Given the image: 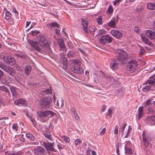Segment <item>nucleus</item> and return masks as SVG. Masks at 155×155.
Here are the masks:
<instances>
[{"label": "nucleus", "instance_id": "f257e3e1", "mask_svg": "<svg viewBox=\"0 0 155 155\" xmlns=\"http://www.w3.org/2000/svg\"><path fill=\"white\" fill-rule=\"evenodd\" d=\"M30 44L31 46L33 48L38 51L42 53L43 50L48 54L51 52V50L49 47V45L48 41L43 46L44 50L41 48V45L37 42L31 41L30 42Z\"/></svg>", "mask_w": 155, "mask_h": 155}, {"label": "nucleus", "instance_id": "f03ea898", "mask_svg": "<svg viewBox=\"0 0 155 155\" xmlns=\"http://www.w3.org/2000/svg\"><path fill=\"white\" fill-rule=\"evenodd\" d=\"M38 114L41 118V120L43 122L48 120L49 118L53 117L55 114L53 112L49 110L38 112Z\"/></svg>", "mask_w": 155, "mask_h": 155}, {"label": "nucleus", "instance_id": "7ed1b4c3", "mask_svg": "<svg viewBox=\"0 0 155 155\" xmlns=\"http://www.w3.org/2000/svg\"><path fill=\"white\" fill-rule=\"evenodd\" d=\"M117 59L121 64L125 63L127 61V53L123 50L119 49L117 52Z\"/></svg>", "mask_w": 155, "mask_h": 155}, {"label": "nucleus", "instance_id": "20e7f679", "mask_svg": "<svg viewBox=\"0 0 155 155\" xmlns=\"http://www.w3.org/2000/svg\"><path fill=\"white\" fill-rule=\"evenodd\" d=\"M51 102V101L50 99L43 98L40 101V105L42 109H48L49 108Z\"/></svg>", "mask_w": 155, "mask_h": 155}, {"label": "nucleus", "instance_id": "39448f33", "mask_svg": "<svg viewBox=\"0 0 155 155\" xmlns=\"http://www.w3.org/2000/svg\"><path fill=\"white\" fill-rule=\"evenodd\" d=\"M143 141L146 147L148 146L149 144L150 141V135L149 133L143 131Z\"/></svg>", "mask_w": 155, "mask_h": 155}, {"label": "nucleus", "instance_id": "423d86ee", "mask_svg": "<svg viewBox=\"0 0 155 155\" xmlns=\"http://www.w3.org/2000/svg\"><path fill=\"white\" fill-rule=\"evenodd\" d=\"M128 67L130 69V71L131 72H134L137 68L138 64L137 62L134 60H131L128 62Z\"/></svg>", "mask_w": 155, "mask_h": 155}, {"label": "nucleus", "instance_id": "0eeeda50", "mask_svg": "<svg viewBox=\"0 0 155 155\" xmlns=\"http://www.w3.org/2000/svg\"><path fill=\"white\" fill-rule=\"evenodd\" d=\"M54 142L50 143L49 142H44L43 144L47 151L56 152V150L54 147Z\"/></svg>", "mask_w": 155, "mask_h": 155}, {"label": "nucleus", "instance_id": "6e6552de", "mask_svg": "<svg viewBox=\"0 0 155 155\" xmlns=\"http://www.w3.org/2000/svg\"><path fill=\"white\" fill-rule=\"evenodd\" d=\"M113 41V38L111 37L108 35L104 36L101 37L100 39V43L102 45H104L106 43H110Z\"/></svg>", "mask_w": 155, "mask_h": 155}, {"label": "nucleus", "instance_id": "1a4fd4ad", "mask_svg": "<svg viewBox=\"0 0 155 155\" xmlns=\"http://www.w3.org/2000/svg\"><path fill=\"white\" fill-rule=\"evenodd\" d=\"M35 153L37 155H45L46 152L45 149L41 146H39L34 150Z\"/></svg>", "mask_w": 155, "mask_h": 155}, {"label": "nucleus", "instance_id": "9d476101", "mask_svg": "<svg viewBox=\"0 0 155 155\" xmlns=\"http://www.w3.org/2000/svg\"><path fill=\"white\" fill-rule=\"evenodd\" d=\"M71 71L74 73L81 74L84 72V69L79 66H73L71 68Z\"/></svg>", "mask_w": 155, "mask_h": 155}, {"label": "nucleus", "instance_id": "9b49d317", "mask_svg": "<svg viewBox=\"0 0 155 155\" xmlns=\"http://www.w3.org/2000/svg\"><path fill=\"white\" fill-rule=\"evenodd\" d=\"M60 62L61 63V65L63 69L67 71L68 69V60L67 58L65 57H62L61 59Z\"/></svg>", "mask_w": 155, "mask_h": 155}, {"label": "nucleus", "instance_id": "f8f14e48", "mask_svg": "<svg viewBox=\"0 0 155 155\" xmlns=\"http://www.w3.org/2000/svg\"><path fill=\"white\" fill-rule=\"evenodd\" d=\"M4 71L12 77H14L16 72L15 70L14 69L8 66L6 68Z\"/></svg>", "mask_w": 155, "mask_h": 155}, {"label": "nucleus", "instance_id": "ddd939ff", "mask_svg": "<svg viewBox=\"0 0 155 155\" xmlns=\"http://www.w3.org/2000/svg\"><path fill=\"white\" fill-rule=\"evenodd\" d=\"M118 21V16L117 15L116 18H113L112 20L107 23V25L111 28H115L116 26V23Z\"/></svg>", "mask_w": 155, "mask_h": 155}, {"label": "nucleus", "instance_id": "4468645a", "mask_svg": "<svg viewBox=\"0 0 155 155\" xmlns=\"http://www.w3.org/2000/svg\"><path fill=\"white\" fill-rule=\"evenodd\" d=\"M111 33L113 36L118 39H120L123 36L122 33L117 30L112 29L111 31Z\"/></svg>", "mask_w": 155, "mask_h": 155}, {"label": "nucleus", "instance_id": "2eb2a0df", "mask_svg": "<svg viewBox=\"0 0 155 155\" xmlns=\"http://www.w3.org/2000/svg\"><path fill=\"white\" fill-rule=\"evenodd\" d=\"M146 36L150 39H155V30L153 29L147 30L146 33Z\"/></svg>", "mask_w": 155, "mask_h": 155}, {"label": "nucleus", "instance_id": "dca6fc26", "mask_svg": "<svg viewBox=\"0 0 155 155\" xmlns=\"http://www.w3.org/2000/svg\"><path fill=\"white\" fill-rule=\"evenodd\" d=\"M9 88L11 91L12 96L13 97H19V96L18 93V88L12 86H10Z\"/></svg>", "mask_w": 155, "mask_h": 155}, {"label": "nucleus", "instance_id": "f3484780", "mask_svg": "<svg viewBox=\"0 0 155 155\" xmlns=\"http://www.w3.org/2000/svg\"><path fill=\"white\" fill-rule=\"evenodd\" d=\"M4 60L8 64H9L10 65H12L14 64L15 63V60L13 57H7L5 58Z\"/></svg>", "mask_w": 155, "mask_h": 155}, {"label": "nucleus", "instance_id": "a211bd4d", "mask_svg": "<svg viewBox=\"0 0 155 155\" xmlns=\"http://www.w3.org/2000/svg\"><path fill=\"white\" fill-rule=\"evenodd\" d=\"M60 48L61 50L65 52L66 51L65 46L64 44V40L62 39H58L57 40Z\"/></svg>", "mask_w": 155, "mask_h": 155}, {"label": "nucleus", "instance_id": "6ab92c4d", "mask_svg": "<svg viewBox=\"0 0 155 155\" xmlns=\"http://www.w3.org/2000/svg\"><path fill=\"white\" fill-rule=\"evenodd\" d=\"M82 22L84 31L86 34L88 33V31L87 30L88 22L85 19H82Z\"/></svg>", "mask_w": 155, "mask_h": 155}, {"label": "nucleus", "instance_id": "aec40b11", "mask_svg": "<svg viewBox=\"0 0 155 155\" xmlns=\"http://www.w3.org/2000/svg\"><path fill=\"white\" fill-rule=\"evenodd\" d=\"M141 37L142 40L145 44L148 45L150 46H152L153 44L144 35H141Z\"/></svg>", "mask_w": 155, "mask_h": 155}, {"label": "nucleus", "instance_id": "412c9836", "mask_svg": "<svg viewBox=\"0 0 155 155\" xmlns=\"http://www.w3.org/2000/svg\"><path fill=\"white\" fill-rule=\"evenodd\" d=\"M147 9L149 10H155V3H147Z\"/></svg>", "mask_w": 155, "mask_h": 155}, {"label": "nucleus", "instance_id": "4be33fe9", "mask_svg": "<svg viewBox=\"0 0 155 155\" xmlns=\"http://www.w3.org/2000/svg\"><path fill=\"white\" fill-rule=\"evenodd\" d=\"M101 73L107 79V80L109 81L112 82L113 81V78L110 76V75H109L107 74L104 72L102 71H101Z\"/></svg>", "mask_w": 155, "mask_h": 155}, {"label": "nucleus", "instance_id": "5701e85b", "mask_svg": "<svg viewBox=\"0 0 155 155\" xmlns=\"http://www.w3.org/2000/svg\"><path fill=\"white\" fill-rule=\"evenodd\" d=\"M143 107H140L138 108V119L140 120L143 115Z\"/></svg>", "mask_w": 155, "mask_h": 155}, {"label": "nucleus", "instance_id": "b1692460", "mask_svg": "<svg viewBox=\"0 0 155 155\" xmlns=\"http://www.w3.org/2000/svg\"><path fill=\"white\" fill-rule=\"evenodd\" d=\"M75 52L73 51H70L67 54V57L69 58H71L75 57Z\"/></svg>", "mask_w": 155, "mask_h": 155}, {"label": "nucleus", "instance_id": "393cba45", "mask_svg": "<svg viewBox=\"0 0 155 155\" xmlns=\"http://www.w3.org/2000/svg\"><path fill=\"white\" fill-rule=\"evenodd\" d=\"M71 64L74 65H80L81 64V62L78 59H74L70 60Z\"/></svg>", "mask_w": 155, "mask_h": 155}, {"label": "nucleus", "instance_id": "a878e982", "mask_svg": "<svg viewBox=\"0 0 155 155\" xmlns=\"http://www.w3.org/2000/svg\"><path fill=\"white\" fill-rule=\"evenodd\" d=\"M147 120L150 122L151 124H155V117L154 116H152L148 117Z\"/></svg>", "mask_w": 155, "mask_h": 155}, {"label": "nucleus", "instance_id": "bb28decb", "mask_svg": "<svg viewBox=\"0 0 155 155\" xmlns=\"http://www.w3.org/2000/svg\"><path fill=\"white\" fill-rule=\"evenodd\" d=\"M146 83L147 84H149L150 86H152V87H153L155 86V80H148L146 82Z\"/></svg>", "mask_w": 155, "mask_h": 155}, {"label": "nucleus", "instance_id": "cd10ccee", "mask_svg": "<svg viewBox=\"0 0 155 155\" xmlns=\"http://www.w3.org/2000/svg\"><path fill=\"white\" fill-rule=\"evenodd\" d=\"M31 70V68L30 66H26L25 68V72L28 75L30 74Z\"/></svg>", "mask_w": 155, "mask_h": 155}, {"label": "nucleus", "instance_id": "c85d7f7f", "mask_svg": "<svg viewBox=\"0 0 155 155\" xmlns=\"http://www.w3.org/2000/svg\"><path fill=\"white\" fill-rule=\"evenodd\" d=\"M37 39L41 43H44L46 41V39L42 35H40L37 38Z\"/></svg>", "mask_w": 155, "mask_h": 155}, {"label": "nucleus", "instance_id": "c756f323", "mask_svg": "<svg viewBox=\"0 0 155 155\" xmlns=\"http://www.w3.org/2000/svg\"><path fill=\"white\" fill-rule=\"evenodd\" d=\"M49 27L51 28H59V25L55 22H54L50 24H48Z\"/></svg>", "mask_w": 155, "mask_h": 155}, {"label": "nucleus", "instance_id": "7c9ffc66", "mask_svg": "<svg viewBox=\"0 0 155 155\" xmlns=\"http://www.w3.org/2000/svg\"><path fill=\"white\" fill-rule=\"evenodd\" d=\"M0 90L6 92L8 95L10 94V92L8 88L4 86L0 87Z\"/></svg>", "mask_w": 155, "mask_h": 155}, {"label": "nucleus", "instance_id": "2f4dec72", "mask_svg": "<svg viewBox=\"0 0 155 155\" xmlns=\"http://www.w3.org/2000/svg\"><path fill=\"white\" fill-rule=\"evenodd\" d=\"M125 153L129 154L132 153V150L130 147H127V146H125Z\"/></svg>", "mask_w": 155, "mask_h": 155}, {"label": "nucleus", "instance_id": "473e14b6", "mask_svg": "<svg viewBox=\"0 0 155 155\" xmlns=\"http://www.w3.org/2000/svg\"><path fill=\"white\" fill-rule=\"evenodd\" d=\"M110 66L111 68L112 69L116 70L118 68V65L117 63L115 62L111 64H110Z\"/></svg>", "mask_w": 155, "mask_h": 155}, {"label": "nucleus", "instance_id": "72a5a7b5", "mask_svg": "<svg viewBox=\"0 0 155 155\" xmlns=\"http://www.w3.org/2000/svg\"><path fill=\"white\" fill-rule=\"evenodd\" d=\"M26 137L27 138L30 139L32 141H33L34 140L35 137L31 134L30 133L27 134H26Z\"/></svg>", "mask_w": 155, "mask_h": 155}, {"label": "nucleus", "instance_id": "f704fd0d", "mask_svg": "<svg viewBox=\"0 0 155 155\" xmlns=\"http://www.w3.org/2000/svg\"><path fill=\"white\" fill-rule=\"evenodd\" d=\"M44 135L46 138L49 140L51 141L53 140V138L51 134L45 133L44 134Z\"/></svg>", "mask_w": 155, "mask_h": 155}, {"label": "nucleus", "instance_id": "c9c22d12", "mask_svg": "<svg viewBox=\"0 0 155 155\" xmlns=\"http://www.w3.org/2000/svg\"><path fill=\"white\" fill-rule=\"evenodd\" d=\"M144 89L146 91H149L150 90H153L155 89V88H153V87H152V86H150V85L145 86V87L144 88Z\"/></svg>", "mask_w": 155, "mask_h": 155}, {"label": "nucleus", "instance_id": "e433bc0d", "mask_svg": "<svg viewBox=\"0 0 155 155\" xmlns=\"http://www.w3.org/2000/svg\"><path fill=\"white\" fill-rule=\"evenodd\" d=\"M126 124L125 123H123V125L119 129V131H121L122 134V135H123L124 134V129L125 128Z\"/></svg>", "mask_w": 155, "mask_h": 155}, {"label": "nucleus", "instance_id": "4c0bfd02", "mask_svg": "<svg viewBox=\"0 0 155 155\" xmlns=\"http://www.w3.org/2000/svg\"><path fill=\"white\" fill-rule=\"evenodd\" d=\"M143 8L144 6L143 5H138L137 7L136 10L137 12H140L142 11L143 10Z\"/></svg>", "mask_w": 155, "mask_h": 155}, {"label": "nucleus", "instance_id": "58836bf2", "mask_svg": "<svg viewBox=\"0 0 155 155\" xmlns=\"http://www.w3.org/2000/svg\"><path fill=\"white\" fill-rule=\"evenodd\" d=\"M11 15V13L7 11L5 12V19L6 20L9 19L10 18Z\"/></svg>", "mask_w": 155, "mask_h": 155}, {"label": "nucleus", "instance_id": "ea45409f", "mask_svg": "<svg viewBox=\"0 0 155 155\" xmlns=\"http://www.w3.org/2000/svg\"><path fill=\"white\" fill-rule=\"evenodd\" d=\"M27 104V102L26 100L23 99H21V102L20 103V105L26 106Z\"/></svg>", "mask_w": 155, "mask_h": 155}, {"label": "nucleus", "instance_id": "a19ab883", "mask_svg": "<svg viewBox=\"0 0 155 155\" xmlns=\"http://www.w3.org/2000/svg\"><path fill=\"white\" fill-rule=\"evenodd\" d=\"M82 142V140L80 139H78L74 140V143L76 146L80 145Z\"/></svg>", "mask_w": 155, "mask_h": 155}, {"label": "nucleus", "instance_id": "79ce46f5", "mask_svg": "<svg viewBox=\"0 0 155 155\" xmlns=\"http://www.w3.org/2000/svg\"><path fill=\"white\" fill-rule=\"evenodd\" d=\"M102 16H99L97 19V21L99 25H101L102 24Z\"/></svg>", "mask_w": 155, "mask_h": 155}, {"label": "nucleus", "instance_id": "37998d69", "mask_svg": "<svg viewBox=\"0 0 155 155\" xmlns=\"http://www.w3.org/2000/svg\"><path fill=\"white\" fill-rule=\"evenodd\" d=\"M113 11V9L111 5H110L107 11V12L109 14H111Z\"/></svg>", "mask_w": 155, "mask_h": 155}, {"label": "nucleus", "instance_id": "c03bdc74", "mask_svg": "<svg viewBox=\"0 0 155 155\" xmlns=\"http://www.w3.org/2000/svg\"><path fill=\"white\" fill-rule=\"evenodd\" d=\"M8 66L5 65L3 63L0 62V68L3 70L4 71H5L6 69V68Z\"/></svg>", "mask_w": 155, "mask_h": 155}, {"label": "nucleus", "instance_id": "a18cd8bd", "mask_svg": "<svg viewBox=\"0 0 155 155\" xmlns=\"http://www.w3.org/2000/svg\"><path fill=\"white\" fill-rule=\"evenodd\" d=\"M62 138L64 139V141L66 143H68L70 141V139L69 138L65 136H63Z\"/></svg>", "mask_w": 155, "mask_h": 155}, {"label": "nucleus", "instance_id": "49530a36", "mask_svg": "<svg viewBox=\"0 0 155 155\" xmlns=\"http://www.w3.org/2000/svg\"><path fill=\"white\" fill-rule=\"evenodd\" d=\"M39 31H33L30 33V35H31L32 36H35L37 34H39Z\"/></svg>", "mask_w": 155, "mask_h": 155}, {"label": "nucleus", "instance_id": "de8ad7c7", "mask_svg": "<svg viewBox=\"0 0 155 155\" xmlns=\"http://www.w3.org/2000/svg\"><path fill=\"white\" fill-rule=\"evenodd\" d=\"M106 32L107 31L101 29L99 31L98 34L99 35L101 36L106 33Z\"/></svg>", "mask_w": 155, "mask_h": 155}, {"label": "nucleus", "instance_id": "09e8293b", "mask_svg": "<svg viewBox=\"0 0 155 155\" xmlns=\"http://www.w3.org/2000/svg\"><path fill=\"white\" fill-rule=\"evenodd\" d=\"M88 30L91 32H94L95 31V27L94 26H91L89 27Z\"/></svg>", "mask_w": 155, "mask_h": 155}, {"label": "nucleus", "instance_id": "8fccbe9b", "mask_svg": "<svg viewBox=\"0 0 155 155\" xmlns=\"http://www.w3.org/2000/svg\"><path fill=\"white\" fill-rule=\"evenodd\" d=\"M113 109L112 108H110L108 110V115H109L110 117H111V114L112 113Z\"/></svg>", "mask_w": 155, "mask_h": 155}, {"label": "nucleus", "instance_id": "3c124183", "mask_svg": "<svg viewBox=\"0 0 155 155\" xmlns=\"http://www.w3.org/2000/svg\"><path fill=\"white\" fill-rule=\"evenodd\" d=\"M30 119L31 122L32 123L33 126L34 127H35V125H36L35 120L32 117H30Z\"/></svg>", "mask_w": 155, "mask_h": 155}, {"label": "nucleus", "instance_id": "603ef678", "mask_svg": "<svg viewBox=\"0 0 155 155\" xmlns=\"http://www.w3.org/2000/svg\"><path fill=\"white\" fill-rule=\"evenodd\" d=\"M21 99H18L17 100H16L14 101V103L15 104L17 105L20 106V103L21 102Z\"/></svg>", "mask_w": 155, "mask_h": 155}, {"label": "nucleus", "instance_id": "864d4df0", "mask_svg": "<svg viewBox=\"0 0 155 155\" xmlns=\"http://www.w3.org/2000/svg\"><path fill=\"white\" fill-rule=\"evenodd\" d=\"M1 81L2 83L6 85H7L8 83V81L4 78L2 79Z\"/></svg>", "mask_w": 155, "mask_h": 155}, {"label": "nucleus", "instance_id": "5fc2aeb1", "mask_svg": "<svg viewBox=\"0 0 155 155\" xmlns=\"http://www.w3.org/2000/svg\"><path fill=\"white\" fill-rule=\"evenodd\" d=\"M12 127L13 129L15 130L16 131L18 130V127L17 124H13Z\"/></svg>", "mask_w": 155, "mask_h": 155}, {"label": "nucleus", "instance_id": "6e6d98bb", "mask_svg": "<svg viewBox=\"0 0 155 155\" xmlns=\"http://www.w3.org/2000/svg\"><path fill=\"white\" fill-rule=\"evenodd\" d=\"M44 91L45 93L47 94H49L51 93V91L49 88L45 89Z\"/></svg>", "mask_w": 155, "mask_h": 155}, {"label": "nucleus", "instance_id": "4d7b16f0", "mask_svg": "<svg viewBox=\"0 0 155 155\" xmlns=\"http://www.w3.org/2000/svg\"><path fill=\"white\" fill-rule=\"evenodd\" d=\"M106 129L105 128H103L100 132V134L101 135H104L106 132Z\"/></svg>", "mask_w": 155, "mask_h": 155}, {"label": "nucleus", "instance_id": "13d9d810", "mask_svg": "<svg viewBox=\"0 0 155 155\" xmlns=\"http://www.w3.org/2000/svg\"><path fill=\"white\" fill-rule=\"evenodd\" d=\"M21 152L19 151L17 152H14L13 153H11V155H21Z\"/></svg>", "mask_w": 155, "mask_h": 155}, {"label": "nucleus", "instance_id": "bf43d9fd", "mask_svg": "<svg viewBox=\"0 0 155 155\" xmlns=\"http://www.w3.org/2000/svg\"><path fill=\"white\" fill-rule=\"evenodd\" d=\"M71 111L74 114H76L77 113L76 109L74 107H72L71 109Z\"/></svg>", "mask_w": 155, "mask_h": 155}, {"label": "nucleus", "instance_id": "052dcab7", "mask_svg": "<svg viewBox=\"0 0 155 155\" xmlns=\"http://www.w3.org/2000/svg\"><path fill=\"white\" fill-rule=\"evenodd\" d=\"M152 104L150 103V100H148L146 101V104L145 105V107H147V106H149Z\"/></svg>", "mask_w": 155, "mask_h": 155}, {"label": "nucleus", "instance_id": "680f3d73", "mask_svg": "<svg viewBox=\"0 0 155 155\" xmlns=\"http://www.w3.org/2000/svg\"><path fill=\"white\" fill-rule=\"evenodd\" d=\"M118 127L117 126H115V129L114 131V134H118Z\"/></svg>", "mask_w": 155, "mask_h": 155}, {"label": "nucleus", "instance_id": "e2e57ef3", "mask_svg": "<svg viewBox=\"0 0 155 155\" xmlns=\"http://www.w3.org/2000/svg\"><path fill=\"white\" fill-rule=\"evenodd\" d=\"M119 145H116V153L118 154V155H120V153H119Z\"/></svg>", "mask_w": 155, "mask_h": 155}, {"label": "nucleus", "instance_id": "0e129e2a", "mask_svg": "<svg viewBox=\"0 0 155 155\" xmlns=\"http://www.w3.org/2000/svg\"><path fill=\"white\" fill-rule=\"evenodd\" d=\"M140 52L141 54H144L145 52V50L143 48H141Z\"/></svg>", "mask_w": 155, "mask_h": 155}, {"label": "nucleus", "instance_id": "69168bd1", "mask_svg": "<svg viewBox=\"0 0 155 155\" xmlns=\"http://www.w3.org/2000/svg\"><path fill=\"white\" fill-rule=\"evenodd\" d=\"M74 117L75 119L77 120H78L80 118L79 116H78L77 113L76 114H74Z\"/></svg>", "mask_w": 155, "mask_h": 155}, {"label": "nucleus", "instance_id": "338daca9", "mask_svg": "<svg viewBox=\"0 0 155 155\" xmlns=\"http://www.w3.org/2000/svg\"><path fill=\"white\" fill-rule=\"evenodd\" d=\"M121 0H116L114 1V5L115 6L118 3H119L120 1Z\"/></svg>", "mask_w": 155, "mask_h": 155}, {"label": "nucleus", "instance_id": "774afa93", "mask_svg": "<svg viewBox=\"0 0 155 155\" xmlns=\"http://www.w3.org/2000/svg\"><path fill=\"white\" fill-rule=\"evenodd\" d=\"M79 51H80V52L82 54H83L84 55H85L86 54L85 52L84 51V50H83L82 49H79Z\"/></svg>", "mask_w": 155, "mask_h": 155}]
</instances>
